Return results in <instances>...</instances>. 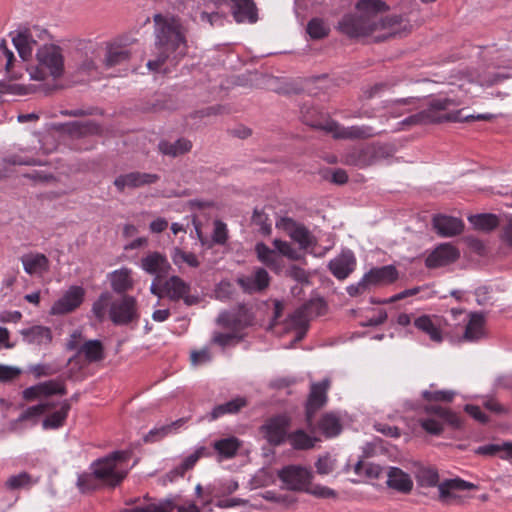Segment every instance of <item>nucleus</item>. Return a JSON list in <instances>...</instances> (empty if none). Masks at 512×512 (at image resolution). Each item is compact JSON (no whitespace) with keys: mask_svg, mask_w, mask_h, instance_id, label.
Wrapping results in <instances>:
<instances>
[{"mask_svg":"<svg viewBox=\"0 0 512 512\" xmlns=\"http://www.w3.org/2000/svg\"><path fill=\"white\" fill-rule=\"evenodd\" d=\"M104 64L106 67H114L128 62L132 52L122 40L108 42L105 47Z\"/></svg>","mask_w":512,"mask_h":512,"instance_id":"cd10ccee","label":"nucleus"},{"mask_svg":"<svg viewBox=\"0 0 512 512\" xmlns=\"http://www.w3.org/2000/svg\"><path fill=\"white\" fill-rule=\"evenodd\" d=\"M228 238V230L225 223L222 221L216 220L214 222V230L212 234V241L215 244L223 245L226 243Z\"/></svg>","mask_w":512,"mask_h":512,"instance_id":"bf43d9fd","label":"nucleus"},{"mask_svg":"<svg viewBox=\"0 0 512 512\" xmlns=\"http://www.w3.org/2000/svg\"><path fill=\"white\" fill-rule=\"evenodd\" d=\"M200 455H201V451H196V452L190 454L189 456L184 458V460L181 462V464L179 466H177L172 471V473L177 476H183L187 470L191 469L196 464V462L200 458Z\"/></svg>","mask_w":512,"mask_h":512,"instance_id":"4d7b16f0","label":"nucleus"},{"mask_svg":"<svg viewBox=\"0 0 512 512\" xmlns=\"http://www.w3.org/2000/svg\"><path fill=\"white\" fill-rule=\"evenodd\" d=\"M370 288L389 285L399 278V272L394 265L375 267L364 274Z\"/></svg>","mask_w":512,"mask_h":512,"instance_id":"c85d7f7f","label":"nucleus"},{"mask_svg":"<svg viewBox=\"0 0 512 512\" xmlns=\"http://www.w3.org/2000/svg\"><path fill=\"white\" fill-rule=\"evenodd\" d=\"M416 329L424 333L435 343H441L444 339L446 320L439 315H421L414 319Z\"/></svg>","mask_w":512,"mask_h":512,"instance_id":"4468645a","label":"nucleus"},{"mask_svg":"<svg viewBox=\"0 0 512 512\" xmlns=\"http://www.w3.org/2000/svg\"><path fill=\"white\" fill-rule=\"evenodd\" d=\"M355 472L357 474L365 473L369 477L377 478L382 473V469L378 465L365 464L361 461L355 464Z\"/></svg>","mask_w":512,"mask_h":512,"instance_id":"680f3d73","label":"nucleus"},{"mask_svg":"<svg viewBox=\"0 0 512 512\" xmlns=\"http://www.w3.org/2000/svg\"><path fill=\"white\" fill-rule=\"evenodd\" d=\"M172 261L177 266L187 264L190 267H198L199 260L194 253L183 251L182 249L175 247L171 253Z\"/></svg>","mask_w":512,"mask_h":512,"instance_id":"3c124183","label":"nucleus"},{"mask_svg":"<svg viewBox=\"0 0 512 512\" xmlns=\"http://www.w3.org/2000/svg\"><path fill=\"white\" fill-rule=\"evenodd\" d=\"M454 395H455V393L451 390H438V391L425 390L422 392V396L427 401L450 402V401H452Z\"/></svg>","mask_w":512,"mask_h":512,"instance_id":"6e6d98bb","label":"nucleus"},{"mask_svg":"<svg viewBox=\"0 0 512 512\" xmlns=\"http://www.w3.org/2000/svg\"><path fill=\"white\" fill-rule=\"evenodd\" d=\"M472 489H477V486L460 478L445 480L438 485L439 498L445 504L460 502L459 492Z\"/></svg>","mask_w":512,"mask_h":512,"instance_id":"a211bd4d","label":"nucleus"},{"mask_svg":"<svg viewBox=\"0 0 512 512\" xmlns=\"http://www.w3.org/2000/svg\"><path fill=\"white\" fill-rule=\"evenodd\" d=\"M216 6H230L231 13L238 23L257 21L256 7L252 0H211Z\"/></svg>","mask_w":512,"mask_h":512,"instance_id":"f3484780","label":"nucleus"},{"mask_svg":"<svg viewBox=\"0 0 512 512\" xmlns=\"http://www.w3.org/2000/svg\"><path fill=\"white\" fill-rule=\"evenodd\" d=\"M325 309L326 305L322 299H313L291 315L289 324L297 328L295 342L300 341L304 337L309 320L322 315Z\"/></svg>","mask_w":512,"mask_h":512,"instance_id":"1a4fd4ad","label":"nucleus"},{"mask_svg":"<svg viewBox=\"0 0 512 512\" xmlns=\"http://www.w3.org/2000/svg\"><path fill=\"white\" fill-rule=\"evenodd\" d=\"M289 444L296 450H308L314 447L317 438L298 429L287 435Z\"/></svg>","mask_w":512,"mask_h":512,"instance_id":"4c0bfd02","label":"nucleus"},{"mask_svg":"<svg viewBox=\"0 0 512 512\" xmlns=\"http://www.w3.org/2000/svg\"><path fill=\"white\" fill-rule=\"evenodd\" d=\"M290 418L286 415H278L269 419L263 426L262 432L267 441L272 445H280L287 439V429Z\"/></svg>","mask_w":512,"mask_h":512,"instance_id":"aec40b11","label":"nucleus"},{"mask_svg":"<svg viewBox=\"0 0 512 512\" xmlns=\"http://www.w3.org/2000/svg\"><path fill=\"white\" fill-rule=\"evenodd\" d=\"M462 104L459 98H435L429 102L427 109L411 115L401 121L399 124L403 127L413 126L419 124H432L442 122H462L473 120H491L494 118L493 114H478L467 115L462 117L461 110L450 111L452 107H457Z\"/></svg>","mask_w":512,"mask_h":512,"instance_id":"7ed1b4c3","label":"nucleus"},{"mask_svg":"<svg viewBox=\"0 0 512 512\" xmlns=\"http://www.w3.org/2000/svg\"><path fill=\"white\" fill-rule=\"evenodd\" d=\"M277 227L283 229L295 242L299 244L301 249H304L314 255L323 254L316 251V239L303 225L296 223L290 218H282L277 223Z\"/></svg>","mask_w":512,"mask_h":512,"instance_id":"9d476101","label":"nucleus"},{"mask_svg":"<svg viewBox=\"0 0 512 512\" xmlns=\"http://www.w3.org/2000/svg\"><path fill=\"white\" fill-rule=\"evenodd\" d=\"M483 405L487 410H489L495 414L507 413V409L493 397H485L483 399Z\"/></svg>","mask_w":512,"mask_h":512,"instance_id":"338daca9","label":"nucleus"},{"mask_svg":"<svg viewBox=\"0 0 512 512\" xmlns=\"http://www.w3.org/2000/svg\"><path fill=\"white\" fill-rule=\"evenodd\" d=\"M190 359L193 366H200L209 363L212 356L207 348H203L199 351H192Z\"/></svg>","mask_w":512,"mask_h":512,"instance_id":"e2e57ef3","label":"nucleus"},{"mask_svg":"<svg viewBox=\"0 0 512 512\" xmlns=\"http://www.w3.org/2000/svg\"><path fill=\"white\" fill-rule=\"evenodd\" d=\"M387 484L389 487L401 492H408L413 486L410 476L397 467L389 468L387 472Z\"/></svg>","mask_w":512,"mask_h":512,"instance_id":"f704fd0d","label":"nucleus"},{"mask_svg":"<svg viewBox=\"0 0 512 512\" xmlns=\"http://www.w3.org/2000/svg\"><path fill=\"white\" fill-rule=\"evenodd\" d=\"M315 466L318 474L327 475L335 469V459L329 455L321 456Z\"/></svg>","mask_w":512,"mask_h":512,"instance_id":"13d9d810","label":"nucleus"},{"mask_svg":"<svg viewBox=\"0 0 512 512\" xmlns=\"http://www.w3.org/2000/svg\"><path fill=\"white\" fill-rule=\"evenodd\" d=\"M330 387L329 379H324L319 383H312L309 398L306 407L307 422L310 424L313 414L322 407L327 401V391Z\"/></svg>","mask_w":512,"mask_h":512,"instance_id":"bb28decb","label":"nucleus"},{"mask_svg":"<svg viewBox=\"0 0 512 512\" xmlns=\"http://www.w3.org/2000/svg\"><path fill=\"white\" fill-rule=\"evenodd\" d=\"M79 353L83 354L87 361L96 362L103 358V347L100 341L89 340L81 346Z\"/></svg>","mask_w":512,"mask_h":512,"instance_id":"de8ad7c7","label":"nucleus"},{"mask_svg":"<svg viewBox=\"0 0 512 512\" xmlns=\"http://www.w3.org/2000/svg\"><path fill=\"white\" fill-rule=\"evenodd\" d=\"M277 227L283 229L295 242L299 244L301 249H304L314 255L323 254L316 251V239L303 225L296 223L290 218H282L277 223Z\"/></svg>","mask_w":512,"mask_h":512,"instance_id":"9b49d317","label":"nucleus"},{"mask_svg":"<svg viewBox=\"0 0 512 512\" xmlns=\"http://www.w3.org/2000/svg\"><path fill=\"white\" fill-rule=\"evenodd\" d=\"M184 424L183 419H178L170 424L162 425L160 427H155L151 429L145 436V442H157L164 437L175 433L178 429Z\"/></svg>","mask_w":512,"mask_h":512,"instance_id":"58836bf2","label":"nucleus"},{"mask_svg":"<svg viewBox=\"0 0 512 512\" xmlns=\"http://www.w3.org/2000/svg\"><path fill=\"white\" fill-rule=\"evenodd\" d=\"M274 248L280 256H285L290 260H300L301 254L290 243L280 239H274Z\"/></svg>","mask_w":512,"mask_h":512,"instance_id":"864d4df0","label":"nucleus"},{"mask_svg":"<svg viewBox=\"0 0 512 512\" xmlns=\"http://www.w3.org/2000/svg\"><path fill=\"white\" fill-rule=\"evenodd\" d=\"M236 282L243 292L253 294L261 292L269 286L270 276L264 268L258 267L250 274L239 275Z\"/></svg>","mask_w":512,"mask_h":512,"instance_id":"6ab92c4d","label":"nucleus"},{"mask_svg":"<svg viewBox=\"0 0 512 512\" xmlns=\"http://www.w3.org/2000/svg\"><path fill=\"white\" fill-rule=\"evenodd\" d=\"M313 126L331 134L336 139H366L377 134V131L371 126L344 127L332 119H326L313 124Z\"/></svg>","mask_w":512,"mask_h":512,"instance_id":"6e6552de","label":"nucleus"},{"mask_svg":"<svg viewBox=\"0 0 512 512\" xmlns=\"http://www.w3.org/2000/svg\"><path fill=\"white\" fill-rule=\"evenodd\" d=\"M328 267L333 276L344 280L355 270L356 258L352 251L344 250L330 260Z\"/></svg>","mask_w":512,"mask_h":512,"instance_id":"a878e982","label":"nucleus"},{"mask_svg":"<svg viewBox=\"0 0 512 512\" xmlns=\"http://www.w3.org/2000/svg\"><path fill=\"white\" fill-rule=\"evenodd\" d=\"M460 256V251L452 244L444 243L437 246L426 258L428 268H438L455 262Z\"/></svg>","mask_w":512,"mask_h":512,"instance_id":"b1692460","label":"nucleus"},{"mask_svg":"<svg viewBox=\"0 0 512 512\" xmlns=\"http://www.w3.org/2000/svg\"><path fill=\"white\" fill-rule=\"evenodd\" d=\"M319 429L325 436L334 437L341 432L340 419L333 413H327L321 418Z\"/></svg>","mask_w":512,"mask_h":512,"instance_id":"37998d69","label":"nucleus"},{"mask_svg":"<svg viewBox=\"0 0 512 512\" xmlns=\"http://www.w3.org/2000/svg\"><path fill=\"white\" fill-rule=\"evenodd\" d=\"M113 300L112 294L106 291L101 293L94 301L92 305V313L98 321L102 322L106 319L107 315L109 316Z\"/></svg>","mask_w":512,"mask_h":512,"instance_id":"ea45409f","label":"nucleus"},{"mask_svg":"<svg viewBox=\"0 0 512 512\" xmlns=\"http://www.w3.org/2000/svg\"><path fill=\"white\" fill-rule=\"evenodd\" d=\"M190 285L178 276H171L163 284V294L172 301L182 299L188 306L198 303L199 298L189 294Z\"/></svg>","mask_w":512,"mask_h":512,"instance_id":"dca6fc26","label":"nucleus"},{"mask_svg":"<svg viewBox=\"0 0 512 512\" xmlns=\"http://www.w3.org/2000/svg\"><path fill=\"white\" fill-rule=\"evenodd\" d=\"M159 178V175L154 173L134 171L117 176L114 180V186L118 191L123 192L126 189H136L145 185L154 184Z\"/></svg>","mask_w":512,"mask_h":512,"instance_id":"412c9836","label":"nucleus"},{"mask_svg":"<svg viewBox=\"0 0 512 512\" xmlns=\"http://www.w3.org/2000/svg\"><path fill=\"white\" fill-rule=\"evenodd\" d=\"M21 335L26 343L36 346H47L53 338L51 329L41 325L23 329Z\"/></svg>","mask_w":512,"mask_h":512,"instance_id":"72a5a7b5","label":"nucleus"},{"mask_svg":"<svg viewBox=\"0 0 512 512\" xmlns=\"http://www.w3.org/2000/svg\"><path fill=\"white\" fill-rule=\"evenodd\" d=\"M507 77L504 73L487 70L479 74L477 81L481 86H492L504 81Z\"/></svg>","mask_w":512,"mask_h":512,"instance_id":"5fc2aeb1","label":"nucleus"},{"mask_svg":"<svg viewBox=\"0 0 512 512\" xmlns=\"http://www.w3.org/2000/svg\"><path fill=\"white\" fill-rule=\"evenodd\" d=\"M31 80L56 82L65 75L64 50L56 44H43L35 53V64L26 67Z\"/></svg>","mask_w":512,"mask_h":512,"instance_id":"20e7f679","label":"nucleus"},{"mask_svg":"<svg viewBox=\"0 0 512 512\" xmlns=\"http://www.w3.org/2000/svg\"><path fill=\"white\" fill-rule=\"evenodd\" d=\"M175 505L171 499L149 503L145 506H137L126 509L125 512H172Z\"/></svg>","mask_w":512,"mask_h":512,"instance_id":"8fccbe9b","label":"nucleus"},{"mask_svg":"<svg viewBox=\"0 0 512 512\" xmlns=\"http://www.w3.org/2000/svg\"><path fill=\"white\" fill-rule=\"evenodd\" d=\"M65 393L66 390L63 382L59 380H49L26 388L22 395L25 400L33 401L52 395H64Z\"/></svg>","mask_w":512,"mask_h":512,"instance_id":"5701e85b","label":"nucleus"},{"mask_svg":"<svg viewBox=\"0 0 512 512\" xmlns=\"http://www.w3.org/2000/svg\"><path fill=\"white\" fill-rule=\"evenodd\" d=\"M217 321L218 324L222 325L224 328L232 330L227 333H214L212 341L222 347L238 341L240 338L238 332L250 323V320L246 315V311L242 310H239L238 312H222L218 316Z\"/></svg>","mask_w":512,"mask_h":512,"instance_id":"423d86ee","label":"nucleus"},{"mask_svg":"<svg viewBox=\"0 0 512 512\" xmlns=\"http://www.w3.org/2000/svg\"><path fill=\"white\" fill-rule=\"evenodd\" d=\"M130 451H115L92 463L93 476L103 484L115 487L126 477L131 466Z\"/></svg>","mask_w":512,"mask_h":512,"instance_id":"39448f33","label":"nucleus"},{"mask_svg":"<svg viewBox=\"0 0 512 512\" xmlns=\"http://www.w3.org/2000/svg\"><path fill=\"white\" fill-rule=\"evenodd\" d=\"M305 491L319 498H334L336 496L334 490L322 485H316L312 488L308 486Z\"/></svg>","mask_w":512,"mask_h":512,"instance_id":"69168bd1","label":"nucleus"},{"mask_svg":"<svg viewBox=\"0 0 512 512\" xmlns=\"http://www.w3.org/2000/svg\"><path fill=\"white\" fill-rule=\"evenodd\" d=\"M278 476L287 489L294 491L307 490L313 478L309 468L298 465L284 467L279 471Z\"/></svg>","mask_w":512,"mask_h":512,"instance_id":"f8f14e48","label":"nucleus"},{"mask_svg":"<svg viewBox=\"0 0 512 512\" xmlns=\"http://www.w3.org/2000/svg\"><path fill=\"white\" fill-rule=\"evenodd\" d=\"M370 289L371 288L367 280L365 279V276L363 275L362 278L357 283L349 285L346 290L350 296L355 297L365 293Z\"/></svg>","mask_w":512,"mask_h":512,"instance_id":"0e129e2a","label":"nucleus"},{"mask_svg":"<svg viewBox=\"0 0 512 512\" xmlns=\"http://www.w3.org/2000/svg\"><path fill=\"white\" fill-rule=\"evenodd\" d=\"M85 290L81 286L73 285L51 307L50 314L64 315L77 309L83 302Z\"/></svg>","mask_w":512,"mask_h":512,"instance_id":"2eb2a0df","label":"nucleus"},{"mask_svg":"<svg viewBox=\"0 0 512 512\" xmlns=\"http://www.w3.org/2000/svg\"><path fill=\"white\" fill-rule=\"evenodd\" d=\"M37 32H40L41 34L45 35L48 34L47 31L44 29L40 30L38 27H33L31 29L29 28L17 31L12 36V42L23 61H27L32 57L34 46L36 44L34 35Z\"/></svg>","mask_w":512,"mask_h":512,"instance_id":"4be33fe9","label":"nucleus"},{"mask_svg":"<svg viewBox=\"0 0 512 512\" xmlns=\"http://www.w3.org/2000/svg\"><path fill=\"white\" fill-rule=\"evenodd\" d=\"M468 220L475 229L481 231H491L499 224L498 217L490 213L471 215L468 217Z\"/></svg>","mask_w":512,"mask_h":512,"instance_id":"79ce46f5","label":"nucleus"},{"mask_svg":"<svg viewBox=\"0 0 512 512\" xmlns=\"http://www.w3.org/2000/svg\"><path fill=\"white\" fill-rule=\"evenodd\" d=\"M109 318L115 325H127L136 320L138 318L136 299L123 295L118 300H113Z\"/></svg>","mask_w":512,"mask_h":512,"instance_id":"ddd939ff","label":"nucleus"},{"mask_svg":"<svg viewBox=\"0 0 512 512\" xmlns=\"http://www.w3.org/2000/svg\"><path fill=\"white\" fill-rule=\"evenodd\" d=\"M39 481L38 477H33L26 472H21L17 475L10 476L6 481L8 489H28Z\"/></svg>","mask_w":512,"mask_h":512,"instance_id":"a18cd8bd","label":"nucleus"},{"mask_svg":"<svg viewBox=\"0 0 512 512\" xmlns=\"http://www.w3.org/2000/svg\"><path fill=\"white\" fill-rule=\"evenodd\" d=\"M464 410L473 418L475 419L476 421L480 422V423H486L488 421V417L486 416V414L484 412H482V410L480 409L479 406H476V405H471V404H467L465 407H464Z\"/></svg>","mask_w":512,"mask_h":512,"instance_id":"774afa93","label":"nucleus"},{"mask_svg":"<svg viewBox=\"0 0 512 512\" xmlns=\"http://www.w3.org/2000/svg\"><path fill=\"white\" fill-rule=\"evenodd\" d=\"M426 411L437 417H429L420 421L421 427L430 434L439 435L443 431L442 422L447 423L452 428L458 429L462 426L461 418L451 410L443 408L438 405H431L426 408Z\"/></svg>","mask_w":512,"mask_h":512,"instance_id":"0eeeda50","label":"nucleus"},{"mask_svg":"<svg viewBox=\"0 0 512 512\" xmlns=\"http://www.w3.org/2000/svg\"><path fill=\"white\" fill-rule=\"evenodd\" d=\"M214 449L224 458H232L240 448V441L236 437H228L213 444Z\"/></svg>","mask_w":512,"mask_h":512,"instance_id":"c03bdc74","label":"nucleus"},{"mask_svg":"<svg viewBox=\"0 0 512 512\" xmlns=\"http://www.w3.org/2000/svg\"><path fill=\"white\" fill-rule=\"evenodd\" d=\"M307 33L313 39H321L328 35L329 26L323 19L313 18L307 25Z\"/></svg>","mask_w":512,"mask_h":512,"instance_id":"603ef678","label":"nucleus"},{"mask_svg":"<svg viewBox=\"0 0 512 512\" xmlns=\"http://www.w3.org/2000/svg\"><path fill=\"white\" fill-rule=\"evenodd\" d=\"M0 54L6 60L5 69L7 74L11 79L18 80L23 76V72L21 70H17L15 66L16 59L11 50L8 49L6 42L3 40L0 43Z\"/></svg>","mask_w":512,"mask_h":512,"instance_id":"49530a36","label":"nucleus"},{"mask_svg":"<svg viewBox=\"0 0 512 512\" xmlns=\"http://www.w3.org/2000/svg\"><path fill=\"white\" fill-rule=\"evenodd\" d=\"M71 406L68 401H63L60 404V408L47 416L43 422L42 426L44 429H57L61 427L68 415V412L70 410Z\"/></svg>","mask_w":512,"mask_h":512,"instance_id":"a19ab883","label":"nucleus"},{"mask_svg":"<svg viewBox=\"0 0 512 512\" xmlns=\"http://www.w3.org/2000/svg\"><path fill=\"white\" fill-rule=\"evenodd\" d=\"M20 260L24 271L31 276H42L49 271V259L42 253H27Z\"/></svg>","mask_w":512,"mask_h":512,"instance_id":"7c9ffc66","label":"nucleus"},{"mask_svg":"<svg viewBox=\"0 0 512 512\" xmlns=\"http://www.w3.org/2000/svg\"><path fill=\"white\" fill-rule=\"evenodd\" d=\"M357 13L345 15L338 23V29L351 38L372 37L383 41L400 32L402 18L384 16L387 9L381 0H361L356 5Z\"/></svg>","mask_w":512,"mask_h":512,"instance_id":"f257e3e1","label":"nucleus"},{"mask_svg":"<svg viewBox=\"0 0 512 512\" xmlns=\"http://www.w3.org/2000/svg\"><path fill=\"white\" fill-rule=\"evenodd\" d=\"M155 23V48L156 58L147 62L150 71L157 72L170 57L178 60L187 53L188 45L186 29L181 20L175 16L156 14Z\"/></svg>","mask_w":512,"mask_h":512,"instance_id":"f03ea898","label":"nucleus"},{"mask_svg":"<svg viewBox=\"0 0 512 512\" xmlns=\"http://www.w3.org/2000/svg\"><path fill=\"white\" fill-rule=\"evenodd\" d=\"M159 151L170 157H177L188 153L192 149V143L190 140L180 138L175 142L160 141L158 144Z\"/></svg>","mask_w":512,"mask_h":512,"instance_id":"c9c22d12","label":"nucleus"},{"mask_svg":"<svg viewBox=\"0 0 512 512\" xmlns=\"http://www.w3.org/2000/svg\"><path fill=\"white\" fill-rule=\"evenodd\" d=\"M485 319L484 316L478 313H474L470 315V319L466 325L464 339L467 341H477L484 337Z\"/></svg>","mask_w":512,"mask_h":512,"instance_id":"e433bc0d","label":"nucleus"},{"mask_svg":"<svg viewBox=\"0 0 512 512\" xmlns=\"http://www.w3.org/2000/svg\"><path fill=\"white\" fill-rule=\"evenodd\" d=\"M132 270L127 267L114 270L108 274L111 288L116 293H125L134 286Z\"/></svg>","mask_w":512,"mask_h":512,"instance_id":"473e14b6","label":"nucleus"},{"mask_svg":"<svg viewBox=\"0 0 512 512\" xmlns=\"http://www.w3.org/2000/svg\"><path fill=\"white\" fill-rule=\"evenodd\" d=\"M234 293V285L228 280H222L215 289L217 299L226 300L231 298Z\"/></svg>","mask_w":512,"mask_h":512,"instance_id":"052dcab7","label":"nucleus"},{"mask_svg":"<svg viewBox=\"0 0 512 512\" xmlns=\"http://www.w3.org/2000/svg\"><path fill=\"white\" fill-rule=\"evenodd\" d=\"M246 405V400L244 398H236L231 401H228L224 404H220L216 406L211 412V418L213 420L223 416L228 413H235L239 411L242 407Z\"/></svg>","mask_w":512,"mask_h":512,"instance_id":"09e8293b","label":"nucleus"},{"mask_svg":"<svg viewBox=\"0 0 512 512\" xmlns=\"http://www.w3.org/2000/svg\"><path fill=\"white\" fill-rule=\"evenodd\" d=\"M433 227L442 237H453L463 231L462 220L456 217L437 215L433 218Z\"/></svg>","mask_w":512,"mask_h":512,"instance_id":"c756f323","label":"nucleus"},{"mask_svg":"<svg viewBox=\"0 0 512 512\" xmlns=\"http://www.w3.org/2000/svg\"><path fill=\"white\" fill-rule=\"evenodd\" d=\"M255 251L259 261L269 267L272 271L280 273L283 270L284 262L276 249H271L264 243H257Z\"/></svg>","mask_w":512,"mask_h":512,"instance_id":"2f4dec72","label":"nucleus"},{"mask_svg":"<svg viewBox=\"0 0 512 512\" xmlns=\"http://www.w3.org/2000/svg\"><path fill=\"white\" fill-rule=\"evenodd\" d=\"M140 268L146 273L154 275L156 279H160L168 274L171 265L164 254L153 251L141 259Z\"/></svg>","mask_w":512,"mask_h":512,"instance_id":"393cba45","label":"nucleus"}]
</instances>
